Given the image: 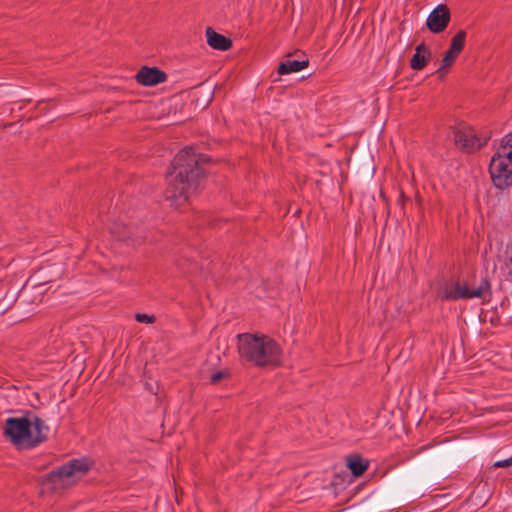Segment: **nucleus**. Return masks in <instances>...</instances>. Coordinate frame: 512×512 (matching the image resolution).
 <instances>
[{"label":"nucleus","instance_id":"obj_19","mask_svg":"<svg viewBox=\"0 0 512 512\" xmlns=\"http://www.w3.org/2000/svg\"><path fill=\"white\" fill-rule=\"evenodd\" d=\"M509 466H512V456L507 459L500 460V461H497L494 463V467H497V468H503V467H509Z\"/></svg>","mask_w":512,"mask_h":512},{"label":"nucleus","instance_id":"obj_14","mask_svg":"<svg viewBox=\"0 0 512 512\" xmlns=\"http://www.w3.org/2000/svg\"><path fill=\"white\" fill-rule=\"evenodd\" d=\"M466 35L464 30L458 31L452 38L449 49L452 50V52L460 54L465 45Z\"/></svg>","mask_w":512,"mask_h":512},{"label":"nucleus","instance_id":"obj_5","mask_svg":"<svg viewBox=\"0 0 512 512\" xmlns=\"http://www.w3.org/2000/svg\"><path fill=\"white\" fill-rule=\"evenodd\" d=\"M498 149L492 157L489 172L494 185L505 189L512 184V152Z\"/></svg>","mask_w":512,"mask_h":512},{"label":"nucleus","instance_id":"obj_6","mask_svg":"<svg viewBox=\"0 0 512 512\" xmlns=\"http://www.w3.org/2000/svg\"><path fill=\"white\" fill-rule=\"evenodd\" d=\"M86 459H74L49 474V479L55 484L73 485L89 471Z\"/></svg>","mask_w":512,"mask_h":512},{"label":"nucleus","instance_id":"obj_20","mask_svg":"<svg viewBox=\"0 0 512 512\" xmlns=\"http://www.w3.org/2000/svg\"><path fill=\"white\" fill-rule=\"evenodd\" d=\"M224 377V374L222 372H217L212 374L211 376V383L216 384Z\"/></svg>","mask_w":512,"mask_h":512},{"label":"nucleus","instance_id":"obj_16","mask_svg":"<svg viewBox=\"0 0 512 512\" xmlns=\"http://www.w3.org/2000/svg\"><path fill=\"white\" fill-rule=\"evenodd\" d=\"M126 230H127V228L123 227V231H121L117 224H115L113 227H111L112 234H114L119 240H127L128 239V233L126 232Z\"/></svg>","mask_w":512,"mask_h":512},{"label":"nucleus","instance_id":"obj_7","mask_svg":"<svg viewBox=\"0 0 512 512\" xmlns=\"http://www.w3.org/2000/svg\"><path fill=\"white\" fill-rule=\"evenodd\" d=\"M454 140L455 144L467 153L479 150L487 142L486 137L477 136L475 130L469 126H459L454 131Z\"/></svg>","mask_w":512,"mask_h":512},{"label":"nucleus","instance_id":"obj_8","mask_svg":"<svg viewBox=\"0 0 512 512\" xmlns=\"http://www.w3.org/2000/svg\"><path fill=\"white\" fill-rule=\"evenodd\" d=\"M450 10L447 5H437L429 14L426 25L433 33L443 32L450 22Z\"/></svg>","mask_w":512,"mask_h":512},{"label":"nucleus","instance_id":"obj_15","mask_svg":"<svg viewBox=\"0 0 512 512\" xmlns=\"http://www.w3.org/2000/svg\"><path fill=\"white\" fill-rule=\"evenodd\" d=\"M458 55V53L452 52V50L449 49L442 58V68L451 66Z\"/></svg>","mask_w":512,"mask_h":512},{"label":"nucleus","instance_id":"obj_1","mask_svg":"<svg viewBox=\"0 0 512 512\" xmlns=\"http://www.w3.org/2000/svg\"><path fill=\"white\" fill-rule=\"evenodd\" d=\"M204 157L196 155L192 147H185L174 157L172 171L167 175L165 197L176 208L189 202L205 179V171L200 166Z\"/></svg>","mask_w":512,"mask_h":512},{"label":"nucleus","instance_id":"obj_13","mask_svg":"<svg viewBox=\"0 0 512 512\" xmlns=\"http://www.w3.org/2000/svg\"><path fill=\"white\" fill-rule=\"evenodd\" d=\"M347 466L355 477H359L368 469L369 462L361 456L354 454L347 458Z\"/></svg>","mask_w":512,"mask_h":512},{"label":"nucleus","instance_id":"obj_9","mask_svg":"<svg viewBox=\"0 0 512 512\" xmlns=\"http://www.w3.org/2000/svg\"><path fill=\"white\" fill-rule=\"evenodd\" d=\"M137 82L144 86H155L163 83L167 79L164 71L156 67H142L135 76Z\"/></svg>","mask_w":512,"mask_h":512},{"label":"nucleus","instance_id":"obj_10","mask_svg":"<svg viewBox=\"0 0 512 512\" xmlns=\"http://www.w3.org/2000/svg\"><path fill=\"white\" fill-rule=\"evenodd\" d=\"M206 37L208 45L213 49L226 51L232 47L231 39L215 32L211 27L206 29Z\"/></svg>","mask_w":512,"mask_h":512},{"label":"nucleus","instance_id":"obj_3","mask_svg":"<svg viewBox=\"0 0 512 512\" xmlns=\"http://www.w3.org/2000/svg\"><path fill=\"white\" fill-rule=\"evenodd\" d=\"M237 347L240 358L255 366H276L281 362L280 346L266 335L239 334Z\"/></svg>","mask_w":512,"mask_h":512},{"label":"nucleus","instance_id":"obj_17","mask_svg":"<svg viewBox=\"0 0 512 512\" xmlns=\"http://www.w3.org/2000/svg\"><path fill=\"white\" fill-rule=\"evenodd\" d=\"M506 148V152H512V132L507 134L501 142V145L498 149Z\"/></svg>","mask_w":512,"mask_h":512},{"label":"nucleus","instance_id":"obj_11","mask_svg":"<svg viewBox=\"0 0 512 512\" xmlns=\"http://www.w3.org/2000/svg\"><path fill=\"white\" fill-rule=\"evenodd\" d=\"M431 52L428 47L421 43L415 48V53L410 60V67L413 70H422L429 60Z\"/></svg>","mask_w":512,"mask_h":512},{"label":"nucleus","instance_id":"obj_18","mask_svg":"<svg viewBox=\"0 0 512 512\" xmlns=\"http://www.w3.org/2000/svg\"><path fill=\"white\" fill-rule=\"evenodd\" d=\"M135 319H136V321H138L140 323L150 324V323H154L155 322V316L144 314V313H137L135 315Z\"/></svg>","mask_w":512,"mask_h":512},{"label":"nucleus","instance_id":"obj_4","mask_svg":"<svg viewBox=\"0 0 512 512\" xmlns=\"http://www.w3.org/2000/svg\"><path fill=\"white\" fill-rule=\"evenodd\" d=\"M490 283L486 278H482L477 287L470 288L468 283L460 280H451L443 285L438 297L441 300L455 301L458 299H485L490 296Z\"/></svg>","mask_w":512,"mask_h":512},{"label":"nucleus","instance_id":"obj_2","mask_svg":"<svg viewBox=\"0 0 512 512\" xmlns=\"http://www.w3.org/2000/svg\"><path fill=\"white\" fill-rule=\"evenodd\" d=\"M49 427L38 416L9 417L3 427L4 436L19 450L33 449L47 440Z\"/></svg>","mask_w":512,"mask_h":512},{"label":"nucleus","instance_id":"obj_12","mask_svg":"<svg viewBox=\"0 0 512 512\" xmlns=\"http://www.w3.org/2000/svg\"><path fill=\"white\" fill-rule=\"evenodd\" d=\"M309 61L307 58L303 60H286L279 64L277 72L280 75H286L294 72H299L308 67Z\"/></svg>","mask_w":512,"mask_h":512}]
</instances>
